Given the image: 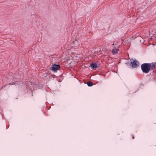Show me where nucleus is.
Here are the masks:
<instances>
[{
    "label": "nucleus",
    "mask_w": 156,
    "mask_h": 156,
    "mask_svg": "<svg viewBox=\"0 0 156 156\" xmlns=\"http://www.w3.org/2000/svg\"><path fill=\"white\" fill-rule=\"evenodd\" d=\"M134 137H133V139H134Z\"/></svg>",
    "instance_id": "nucleus-9"
},
{
    "label": "nucleus",
    "mask_w": 156,
    "mask_h": 156,
    "mask_svg": "<svg viewBox=\"0 0 156 156\" xmlns=\"http://www.w3.org/2000/svg\"><path fill=\"white\" fill-rule=\"evenodd\" d=\"M60 68V66L59 65L56 64L55 63L52 65L51 70L53 72H57V70H59Z\"/></svg>",
    "instance_id": "nucleus-3"
},
{
    "label": "nucleus",
    "mask_w": 156,
    "mask_h": 156,
    "mask_svg": "<svg viewBox=\"0 0 156 156\" xmlns=\"http://www.w3.org/2000/svg\"><path fill=\"white\" fill-rule=\"evenodd\" d=\"M90 66L91 67V68L93 69H96L98 67V66L96 63H91Z\"/></svg>",
    "instance_id": "nucleus-4"
},
{
    "label": "nucleus",
    "mask_w": 156,
    "mask_h": 156,
    "mask_svg": "<svg viewBox=\"0 0 156 156\" xmlns=\"http://www.w3.org/2000/svg\"><path fill=\"white\" fill-rule=\"evenodd\" d=\"M130 66L132 68H136L139 65V63L137 60L134 59L133 62H130Z\"/></svg>",
    "instance_id": "nucleus-2"
},
{
    "label": "nucleus",
    "mask_w": 156,
    "mask_h": 156,
    "mask_svg": "<svg viewBox=\"0 0 156 156\" xmlns=\"http://www.w3.org/2000/svg\"><path fill=\"white\" fill-rule=\"evenodd\" d=\"M87 85L89 87H91L93 85V83L92 82L89 81L87 82Z\"/></svg>",
    "instance_id": "nucleus-8"
},
{
    "label": "nucleus",
    "mask_w": 156,
    "mask_h": 156,
    "mask_svg": "<svg viewBox=\"0 0 156 156\" xmlns=\"http://www.w3.org/2000/svg\"><path fill=\"white\" fill-rule=\"evenodd\" d=\"M28 83L29 84H30L31 85L30 87L29 86V85H28V87H29V90H30L32 91L33 90V88H32L33 87V85L32 84L33 83L31 82H28ZM32 95L33 96V91H32Z\"/></svg>",
    "instance_id": "nucleus-6"
},
{
    "label": "nucleus",
    "mask_w": 156,
    "mask_h": 156,
    "mask_svg": "<svg viewBox=\"0 0 156 156\" xmlns=\"http://www.w3.org/2000/svg\"><path fill=\"white\" fill-rule=\"evenodd\" d=\"M7 85H20V82L18 81H16L15 82H13L12 83H9L6 84L5 86H6Z\"/></svg>",
    "instance_id": "nucleus-5"
},
{
    "label": "nucleus",
    "mask_w": 156,
    "mask_h": 156,
    "mask_svg": "<svg viewBox=\"0 0 156 156\" xmlns=\"http://www.w3.org/2000/svg\"><path fill=\"white\" fill-rule=\"evenodd\" d=\"M119 51V50L118 49H113L112 51V53L113 55H115L117 53V52Z\"/></svg>",
    "instance_id": "nucleus-7"
},
{
    "label": "nucleus",
    "mask_w": 156,
    "mask_h": 156,
    "mask_svg": "<svg viewBox=\"0 0 156 156\" xmlns=\"http://www.w3.org/2000/svg\"><path fill=\"white\" fill-rule=\"evenodd\" d=\"M141 68L143 73H148L151 70L156 69V62L144 63L141 65Z\"/></svg>",
    "instance_id": "nucleus-1"
}]
</instances>
